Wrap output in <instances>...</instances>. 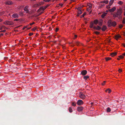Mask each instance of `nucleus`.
Here are the masks:
<instances>
[{
  "label": "nucleus",
  "instance_id": "37",
  "mask_svg": "<svg viewBox=\"0 0 125 125\" xmlns=\"http://www.w3.org/2000/svg\"><path fill=\"white\" fill-rule=\"evenodd\" d=\"M33 34V33H29V35L30 36H31Z\"/></svg>",
  "mask_w": 125,
  "mask_h": 125
},
{
  "label": "nucleus",
  "instance_id": "31",
  "mask_svg": "<svg viewBox=\"0 0 125 125\" xmlns=\"http://www.w3.org/2000/svg\"><path fill=\"white\" fill-rule=\"evenodd\" d=\"M111 58L110 57H106L105 58V59L106 60V61H108L110 59H111Z\"/></svg>",
  "mask_w": 125,
  "mask_h": 125
},
{
  "label": "nucleus",
  "instance_id": "21",
  "mask_svg": "<svg viewBox=\"0 0 125 125\" xmlns=\"http://www.w3.org/2000/svg\"><path fill=\"white\" fill-rule=\"evenodd\" d=\"M43 9H44V8L43 7H41L38 10V11H40L41 10L43 11L44 10H43Z\"/></svg>",
  "mask_w": 125,
  "mask_h": 125
},
{
  "label": "nucleus",
  "instance_id": "54",
  "mask_svg": "<svg viewBox=\"0 0 125 125\" xmlns=\"http://www.w3.org/2000/svg\"><path fill=\"white\" fill-rule=\"evenodd\" d=\"M123 46L125 47V43H123Z\"/></svg>",
  "mask_w": 125,
  "mask_h": 125
},
{
  "label": "nucleus",
  "instance_id": "43",
  "mask_svg": "<svg viewBox=\"0 0 125 125\" xmlns=\"http://www.w3.org/2000/svg\"><path fill=\"white\" fill-rule=\"evenodd\" d=\"M105 82H106L105 81H104L102 83V84L103 85H104L105 84Z\"/></svg>",
  "mask_w": 125,
  "mask_h": 125
},
{
  "label": "nucleus",
  "instance_id": "33",
  "mask_svg": "<svg viewBox=\"0 0 125 125\" xmlns=\"http://www.w3.org/2000/svg\"><path fill=\"white\" fill-rule=\"evenodd\" d=\"M69 112L70 113H71V112H72L73 111L72 109V108H71V107H70L69 108Z\"/></svg>",
  "mask_w": 125,
  "mask_h": 125
},
{
  "label": "nucleus",
  "instance_id": "42",
  "mask_svg": "<svg viewBox=\"0 0 125 125\" xmlns=\"http://www.w3.org/2000/svg\"><path fill=\"white\" fill-rule=\"evenodd\" d=\"M59 30V28H57L56 29L55 31L56 32H57Z\"/></svg>",
  "mask_w": 125,
  "mask_h": 125
},
{
  "label": "nucleus",
  "instance_id": "2",
  "mask_svg": "<svg viewBox=\"0 0 125 125\" xmlns=\"http://www.w3.org/2000/svg\"><path fill=\"white\" fill-rule=\"evenodd\" d=\"M79 96L82 99H84L85 97V95L82 92L79 93Z\"/></svg>",
  "mask_w": 125,
  "mask_h": 125
},
{
  "label": "nucleus",
  "instance_id": "59",
  "mask_svg": "<svg viewBox=\"0 0 125 125\" xmlns=\"http://www.w3.org/2000/svg\"><path fill=\"white\" fill-rule=\"evenodd\" d=\"M63 4H61V7H62L63 6Z\"/></svg>",
  "mask_w": 125,
  "mask_h": 125
},
{
  "label": "nucleus",
  "instance_id": "30",
  "mask_svg": "<svg viewBox=\"0 0 125 125\" xmlns=\"http://www.w3.org/2000/svg\"><path fill=\"white\" fill-rule=\"evenodd\" d=\"M111 110L109 107H108L107 109V112H109L111 111Z\"/></svg>",
  "mask_w": 125,
  "mask_h": 125
},
{
  "label": "nucleus",
  "instance_id": "9",
  "mask_svg": "<svg viewBox=\"0 0 125 125\" xmlns=\"http://www.w3.org/2000/svg\"><path fill=\"white\" fill-rule=\"evenodd\" d=\"M103 22V20L102 19H100L98 20V25L100 26L102 25Z\"/></svg>",
  "mask_w": 125,
  "mask_h": 125
},
{
  "label": "nucleus",
  "instance_id": "14",
  "mask_svg": "<svg viewBox=\"0 0 125 125\" xmlns=\"http://www.w3.org/2000/svg\"><path fill=\"white\" fill-rule=\"evenodd\" d=\"M112 22L111 20H108L107 22L108 25L109 27H110L112 26Z\"/></svg>",
  "mask_w": 125,
  "mask_h": 125
},
{
  "label": "nucleus",
  "instance_id": "40",
  "mask_svg": "<svg viewBox=\"0 0 125 125\" xmlns=\"http://www.w3.org/2000/svg\"><path fill=\"white\" fill-rule=\"evenodd\" d=\"M37 28L36 27H34L32 29V30L33 31H35L36 29Z\"/></svg>",
  "mask_w": 125,
  "mask_h": 125
},
{
  "label": "nucleus",
  "instance_id": "19",
  "mask_svg": "<svg viewBox=\"0 0 125 125\" xmlns=\"http://www.w3.org/2000/svg\"><path fill=\"white\" fill-rule=\"evenodd\" d=\"M98 22V20L97 19L95 20L94 21V23L96 25L97 24Z\"/></svg>",
  "mask_w": 125,
  "mask_h": 125
},
{
  "label": "nucleus",
  "instance_id": "35",
  "mask_svg": "<svg viewBox=\"0 0 125 125\" xmlns=\"http://www.w3.org/2000/svg\"><path fill=\"white\" fill-rule=\"evenodd\" d=\"M76 103L75 104V103L73 102L72 103V106H76Z\"/></svg>",
  "mask_w": 125,
  "mask_h": 125
},
{
  "label": "nucleus",
  "instance_id": "51",
  "mask_svg": "<svg viewBox=\"0 0 125 125\" xmlns=\"http://www.w3.org/2000/svg\"><path fill=\"white\" fill-rule=\"evenodd\" d=\"M108 91V89H107L105 90V91L106 92H107Z\"/></svg>",
  "mask_w": 125,
  "mask_h": 125
},
{
  "label": "nucleus",
  "instance_id": "38",
  "mask_svg": "<svg viewBox=\"0 0 125 125\" xmlns=\"http://www.w3.org/2000/svg\"><path fill=\"white\" fill-rule=\"evenodd\" d=\"M111 91L110 89L109 88L108 89V92L109 93H110L111 92Z\"/></svg>",
  "mask_w": 125,
  "mask_h": 125
},
{
  "label": "nucleus",
  "instance_id": "62",
  "mask_svg": "<svg viewBox=\"0 0 125 125\" xmlns=\"http://www.w3.org/2000/svg\"><path fill=\"white\" fill-rule=\"evenodd\" d=\"M117 59L118 60H120V59L118 58H117Z\"/></svg>",
  "mask_w": 125,
  "mask_h": 125
},
{
  "label": "nucleus",
  "instance_id": "63",
  "mask_svg": "<svg viewBox=\"0 0 125 125\" xmlns=\"http://www.w3.org/2000/svg\"><path fill=\"white\" fill-rule=\"evenodd\" d=\"M74 51V50H72V51H71V52H73V51Z\"/></svg>",
  "mask_w": 125,
  "mask_h": 125
},
{
  "label": "nucleus",
  "instance_id": "53",
  "mask_svg": "<svg viewBox=\"0 0 125 125\" xmlns=\"http://www.w3.org/2000/svg\"><path fill=\"white\" fill-rule=\"evenodd\" d=\"M0 34V36H3V33H1Z\"/></svg>",
  "mask_w": 125,
  "mask_h": 125
},
{
  "label": "nucleus",
  "instance_id": "7",
  "mask_svg": "<svg viewBox=\"0 0 125 125\" xmlns=\"http://www.w3.org/2000/svg\"><path fill=\"white\" fill-rule=\"evenodd\" d=\"M92 4H88L87 5V6L88 7L87 8V10L89 11L92 8Z\"/></svg>",
  "mask_w": 125,
  "mask_h": 125
},
{
  "label": "nucleus",
  "instance_id": "44",
  "mask_svg": "<svg viewBox=\"0 0 125 125\" xmlns=\"http://www.w3.org/2000/svg\"><path fill=\"white\" fill-rule=\"evenodd\" d=\"M123 23L124 24H125V19H124L122 21Z\"/></svg>",
  "mask_w": 125,
  "mask_h": 125
},
{
  "label": "nucleus",
  "instance_id": "24",
  "mask_svg": "<svg viewBox=\"0 0 125 125\" xmlns=\"http://www.w3.org/2000/svg\"><path fill=\"white\" fill-rule=\"evenodd\" d=\"M90 25V27L91 28H93V27L94 26V23L93 22H91Z\"/></svg>",
  "mask_w": 125,
  "mask_h": 125
},
{
  "label": "nucleus",
  "instance_id": "10",
  "mask_svg": "<svg viewBox=\"0 0 125 125\" xmlns=\"http://www.w3.org/2000/svg\"><path fill=\"white\" fill-rule=\"evenodd\" d=\"M114 1V0H111L109 1V5L107 7V8H110V7H109L110 6H111L113 3Z\"/></svg>",
  "mask_w": 125,
  "mask_h": 125
},
{
  "label": "nucleus",
  "instance_id": "6",
  "mask_svg": "<svg viewBox=\"0 0 125 125\" xmlns=\"http://www.w3.org/2000/svg\"><path fill=\"white\" fill-rule=\"evenodd\" d=\"M93 29H94L96 30L97 31H99L101 29V27L99 25H97L96 27L94 26L93 27Z\"/></svg>",
  "mask_w": 125,
  "mask_h": 125
},
{
  "label": "nucleus",
  "instance_id": "1",
  "mask_svg": "<svg viewBox=\"0 0 125 125\" xmlns=\"http://www.w3.org/2000/svg\"><path fill=\"white\" fill-rule=\"evenodd\" d=\"M122 9L121 8L117 9L116 10V12H115L113 14V16L115 18H118L119 19L121 18L122 12Z\"/></svg>",
  "mask_w": 125,
  "mask_h": 125
},
{
  "label": "nucleus",
  "instance_id": "61",
  "mask_svg": "<svg viewBox=\"0 0 125 125\" xmlns=\"http://www.w3.org/2000/svg\"><path fill=\"white\" fill-rule=\"evenodd\" d=\"M20 26H17V28L19 27Z\"/></svg>",
  "mask_w": 125,
  "mask_h": 125
},
{
  "label": "nucleus",
  "instance_id": "36",
  "mask_svg": "<svg viewBox=\"0 0 125 125\" xmlns=\"http://www.w3.org/2000/svg\"><path fill=\"white\" fill-rule=\"evenodd\" d=\"M94 33L96 35H98L100 33V32L97 31H95Z\"/></svg>",
  "mask_w": 125,
  "mask_h": 125
},
{
  "label": "nucleus",
  "instance_id": "39",
  "mask_svg": "<svg viewBox=\"0 0 125 125\" xmlns=\"http://www.w3.org/2000/svg\"><path fill=\"white\" fill-rule=\"evenodd\" d=\"M6 31V30H3L1 31H0V32H5Z\"/></svg>",
  "mask_w": 125,
  "mask_h": 125
},
{
  "label": "nucleus",
  "instance_id": "12",
  "mask_svg": "<svg viewBox=\"0 0 125 125\" xmlns=\"http://www.w3.org/2000/svg\"><path fill=\"white\" fill-rule=\"evenodd\" d=\"M116 8L115 7H114L112 8L111 9L108 10L110 12H112L114 11L116 9Z\"/></svg>",
  "mask_w": 125,
  "mask_h": 125
},
{
  "label": "nucleus",
  "instance_id": "25",
  "mask_svg": "<svg viewBox=\"0 0 125 125\" xmlns=\"http://www.w3.org/2000/svg\"><path fill=\"white\" fill-rule=\"evenodd\" d=\"M43 2H41L37 4H36V5L37 6H40L43 3Z\"/></svg>",
  "mask_w": 125,
  "mask_h": 125
},
{
  "label": "nucleus",
  "instance_id": "11",
  "mask_svg": "<svg viewBox=\"0 0 125 125\" xmlns=\"http://www.w3.org/2000/svg\"><path fill=\"white\" fill-rule=\"evenodd\" d=\"M83 109V107L82 106L78 107L77 108V110L78 112H81Z\"/></svg>",
  "mask_w": 125,
  "mask_h": 125
},
{
  "label": "nucleus",
  "instance_id": "13",
  "mask_svg": "<svg viewBox=\"0 0 125 125\" xmlns=\"http://www.w3.org/2000/svg\"><path fill=\"white\" fill-rule=\"evenodd\" d=\"M101 29L102 31H104L107 29V27L105 25H104L103 26L102 28Z\"/></svg>",
  "mask_w": 125,
  "mask_h": 125
},
{
  "label": "nucleus",
  "instance_id": "28",
  "mask_svg": "<svg viewBox=\"0 0 125 125\" xmlns=\"http://www.w3.org/2000/svg\"><path fill=\"white\" fill-rule=\"evenodd\" d=\"M106 13H103L101 15L102 17V18H104V17L106 15Z\"/></svg>",
  "mask_w": 125,
  "mask_h": 125
},
{
  "label": "nucleus",
  "instance_id": "48",
  "mask_svg": "<svg viewBox=\"0 0 125 125\" xmlns=\"http://www.w3.org/2000/svg\"><path fill=\"white\" fill-rule=\"evenodd\" d=\"M122 71V69H119L118 70V71H119V72H121Z\"/></svg>",
  "mask_w": 125,
  "mask_h": 125
},
{
  "label": "nucleus",
  "instance_id": "16",
  "mask_svg": "<svg viewBox=\"0 0 125 125\" xmlns=\"http://www.w3.org/2000/svg\"><path fill=\"white\" fill-rule=\"evenodd\" d=\"M115 38L117 40L119 38H121V36L119 34L116 35L115 36Z\"/></svg>",
  "mask_w": 125,
  "mask_h": 125
},
{
  "label": "nucleus",
  "instance_id": "52",
  "mask_svg": "<svg viewBox=\"0 0 125 125\" xmlns=\"http://www.w3.org/2000/svg\"><path fill=\"white\" fill-rule=\"evenodd\" d=\"M74 36H75V38H74V39H75V38H77V35H75Z\"/></svg>",
  "mask_w": 125,
  "mask_h": 125
},
{
  "label": "nucleus",
  "instance_id": "22",
  "mask_svg": "<svg viewBox=\"0 0 125 125\" xmlns=\"http://www.w3.org/2000/svg\"><path fill=\"white\" fill-rule=\"evenodd\" d=\"M117 54V52H112L111 53V55L113 57L115 55H116Z\"/></svg>",
  "mask_w": 125,
  "mask_h": 125
},
{
  "label": "nucleus",
  "instance_id": "41",
  "mask_svg": "<svg viewBox=\"0 0 125 125\" xmlns=\"http://www.w3.org/2000/svg\"><path fill=\"white\" fill-rule=\"evenodd\" d=\"M81 7H79L77 8V9L78 10V11H79V10H81Z\"/></svg>",
  "mask_w": 125,
  "mask_h": 125
},
{
  "label": "nucleus",
  "instance_id": "50",
  "mask_svg": "<svg viewBox=\"0 0 125 125\" xmlns=\"http://www.w3.org/2000/svg\"><path fill=\"white\" fill-rule=\"evenodd\" d=\"M27 26H26L25 27H23V29H22L23 30H24L25 29V28H27Z\"/></svg>",
  "mask_w": 125,
  "mask_h": 125
},
{
  "label": "nucleus",
  "instance_id": "23",
  "mask_svg": "<svg viewBox=\"0 0 125 125\" xmlns=\"http://www.w3.org/2000/svg\"><path fill=\"white\" fill-rule=\"evenodd\" d=\"M89 78V76L88 75H86V76H85L83 77V79L86 80L87 79Z\"/></svg>",
  "mask_w": 125,
  "mask_h": 125
},
{
  "label": "nucleus",
  "instance_id": "18",
  "mask_svg": "<svg viewBox=\"0 0 125 125\" xmlns=\"http://www.w3.org/2000/svg\"><path fill=\"white\" fill-rule=\"evenodd\" d=\"M108 1L107 0H104L103 1H101L100 2L102 3H105L106 4H107L108 3Z\"/></svg>",
  "mask_w": 125,
  "mask_h": 125
},
{
  "label": "nucleus",
  "instance_id": "56",
  "mask_svg": "<svg viewBox=\"0 0 125 125\" xmlns=\"http://www.w3.org/2000/svg\"><path fill=\"white\" fill-rule=\"evenodd\" d=\"M80 14H78L77 13V16H79Z\"/></svg>",
  "mask_w": 125,
  "mask_h": 125
},
{
  "label": "nucleus",
  "instance_id": "4",
  "mask_svg": "<svg viewBox=\"0 0 125 125\" xmlns=\"http://www.w3.org/2000/svg\"><path fill=\"white\" fill-rule=\"evenodd\" d=\"M4 24L9 25H12L13 24V23L10 21H7L5 22Z\"/></svg>",
  "mask_w": 125,
  "mask_h": 125
},
{
  "label": "nucleus",
  "instance_id": "27",
  "mask_svg": "<svg viewBox=\"0 0 125 125\" xmlns=\"http://www.w3.org/2000/svg\"><path fill=\"white\" fill-rule=\"evenodd\" d=\"M86 13L85 12H84L83 14L81 15L80 16L81 18H82L83 17H84V16L86 14Z\"/></svg>",
  "mask_w": 125,
  "mask_h": 125
},
{
  "label": "nucleus",
  "instance_id": "5",
  "mask_svg": "<svg viewBox=\"0 0 125 125\" xmlns=\"http://www.w3.org/2000/svg\"><path fill=\"white\" fill-rule=\"evenodd\" d=\"M87 73V71L85 70H83L82 71L81 73V74L82 75H85Z\"/></svg>",
  "mask_w": 125,
  "mask_h": 125
},
{
  "label": "nucleus",
  "instance_id": "57",
  "mask_svg": "<svg viewBox=\"0 0 125 125\" xmlns=\"http://www.w3.org/2000/svg\"><path fill=\"white\" fill-rule=\"evenodd\" d=\"M2 21V20L0 18V22Z\"/></svg>",
  "mask_w": 125,
  "mask_h": 125
},
{
  "label": "nucleus",
  "instance_id": "49",
  "mask_svg": "<svg viewBox=\"0 0 125 125\" xmlns=\"http://www.w3.org/2000/svg\"><path fill=\"white\" fill-rule=\"evenodd\" d=\"M19 20V19H15L14 20V21H18Z\"/></svg>",
  "mask_w": 125,
  "mask_h": 125
},
{
  "label": "nucleus",
  "instance_id": "29",
  "mask_svg": "<svg viewBox=\"0 0 125 125\" xmlns=\"http://www.w3.org/2000/svg\"><path fill=\"white\" fill-rule=\"evenodd\" d=\"M77 13L78 14H80L82 13V11L81 10H79V11H78Z\"/></svg>",
  "mask_w": 125,
  "mask_h": 125
},
{
  "label": "nucleus",
  "instance_id": "26",
  "mask_svg": "<svg viewBox=\"0 0 125 125\" xmlns=\"http://www.w3.org/2000/svg\"><path fill=\"white\" fill-rule=\"evenodd\" d=\"M75 43L77 46L79 45L80 44V43L78 41L75 42Z\"/></svg>",
  "mask_w": 125,
  "mask_h": 125
},
{
  "label": "nucleus",
  "instance_id": "32",
  "mask_svg": "<svg viewBox=\"0 0 125 125\" xmlns=\"http://www.w3.org/2000/svg\"><path fill=\"white\" fill-rule=\"evenodd\" d=\"M123 3V2L121 1H119L118 2V4L120 5H122Z\"/></svg>",
  "mask_w": 125,
  "mask_h": 125
},
{
  "label": "nucleus",
  "instance_id": "45",
  "mask_svg": "<svg viewBox=\"0 0 125 125\" xmlns=\"http://www.w3.org/2000/svg\"><path fill=\"white\" fill-rule=\"evenodd\" d=\"M51 0H43L44 1L46 2H49Z\"/></svg>",
  "mask_w": 125,
  "mask_h": 125
},
{
  "label": "nucleus",
  "instance_id": "47",
  "mask_svg": "<svg viewBox=\"0 0 125 125\" xmlns=\"http://www.w3.org/2000/svg\"><path fill=\"white\" fill-rule=\"evenodd\" d=\"M47 7V6H45L44 7H43L44 9H43V10H44L45 9H46V8Z\"/></svg>",
  "mask_w": 125,
  "mask_h": 125
},
{
  "label": "nucleus",
  "instance_id": "3",
  "mask_svg": "<svg viewBox=\"0 0 125 125\" xmlns=\"http://www.w3.org/2000/svg\"><path fill=\"white\" fill-rule=\"evenodd\" d=\"M83 101L81 100H78L77 102V104L79 105H81L83 104Z\"/></svg>",
  "mask_w": 125,
  "mask_h": 125
},
{
  "label": "nucleus",
  "instance_id": "8",
  "mask_svg": "<svg viewBox=\"0 0 125 125\" xmlns=\"http://www.w3.org/2000/svg\"><path fill=\"white\" fill-rule=\"evenodd\" d=\"M28 8V6H26L24 9V10L26 11V13H29L30 12L29 10L27 9Z\"/></svg>",
  "mask_w": 125,
  "mask_h": 125
},
{
  "label": "nucleus",
  "instance_id": "58",
  "mask_svg": "<svg viewBox=\"0 0 125 125\" xmlns=\"http://www.w3.org/2000/svg\"><path fill=\"white\" fill-rule=\"evenodd\" d=\"M56 42V41H54L53 42L54 43H55Z\"/></svg>",
  "mask_w": 125,
  "mask_h": 125
},
{
  "label": "nucleus",
  "instance_id": "34",
  "mask_svg": "<svg viewBox=\"0 0 125 125\" xmlns=\"http://www.w3.org/2000/svg\"><path fill=\"white\" fill-rule=\"evenodd\" d=\"M118 57L120 59H123L124 58V56L122 54V55L119 56Z\"/></svg>",
  "mask_w": 125,
  "mask_h": 125
},
{
  "label": "nucleus",
  "instance_id": "46",
  "mask_svg": "<svg viewBox=\"0 0 125 125\" xmlns=\"http://www.w3.org/2000/svg\"><path fill=\"white\" fill-rule=\"evenodd\" d=\"M35 23V22H33L32 23H30V25H32L33 24H34Z\"/></svg>",
  "mask_w": 125,
  "mask_h": 125
},
{
  "label": "nucleus",
  "instance_id": "55",
  "mask_svg": "<svg viewBox=\"0 0 125 125\" xmlns=\"http://www.w3.org/2000/svg\"><path fill=\"white\" fill-rule=\"evenodd\" d=\"M123 55H124V56H125V52H124V53L123 54Z\"/></svg>",
  "mask_w": 125,
  "mask_h": 125
},
{
  "label": "nucleus",
  "instance_id": "17",
  "mask_svg": "<svg viewBox=\"0 0 125 125\" xmlns=\"http://www.w3.org/2000/svg\"><path fill=\"white\" fill-rule=\"evenodd\" d=\"M12 17L14 18H18L19 16L17 14H14L12 15Z\"/></svg>",
  "mask_w": 125,
  "mask_h": 125
},
{
  "label": "nucleus",
  "instance_id": "64",
  "mask_svg": "<svg viewBox=\"0 0 125 125\" xmlns=\"http://www.w3.org/2000/svg\"><path fill=\"white\" fill-rule=\"evenodd\" d=\"M124 15L125 16V12H124Z\"/></svg>",
  "mask_w": 125,
  "mask_h": 125
},
{
  "label": "nucleus",
  "instance_id": "15",
  "mask_svg": "<svg viewBox=\"0 0 125 125\" xmlns=\"http://www.w3.org/2000/svg\"><path fill=\"white\" fill-rule=\"evenodd\" d=\"M5 3L7 5H10L12 4L13 3L11 1H6Z\"/></svg>",
  "mask_w": 125,
  "mask_h": 125
},
{
  "label": "nucleus",
  "instance_id": "60",
  "mask_svg": "<svg viewBox=\"0 0 125 125\" xmlns=\"http://www.w3.org/2000/svg\"><path fill=\"white\" fill-rule=\"evenodd\" d=\"M92 12V10H91V11H90V13H89L90 14Z\"/></svg>",
  "mask_w": 125,
  "mask_h": 125
},
{
  "label": "nucleus",
  "instance_id": "20",
  "mask_svg": "<svg viewBox=\"0 0 125 125\" xmlns=\"http://www.w3.org/2000/svg\"><path fill=\"white\" fill-rule=\"evenodd\" d=\"M116 24V22L115 21H113L112 22V26L113 27H115V26Z\"/></svg>",
  "mask_w": 125,
  "mask_h": 125
}]
</instances>
